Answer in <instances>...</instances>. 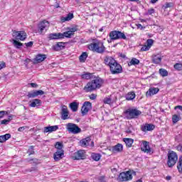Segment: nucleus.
Segmentation results:
<instances>
[{"mask_svg": "<svg viewBox=\"0 0 182 182\" xmlns=\"http://www.w3.org/2000/svg\"><path fill=\"white\" fill-rule=\"evenodd\" d=\"M92 159L95 161H99L100 160V159H102V154L92 153Z\"/></svg>", "mask_w": 182, "mask_h": 182, "instance_id": "2f4dec72", "label": "nucleus"}, {"mask_svg": "<svg viewBox=\"0 0 182 182\" xmlns=\"http://www.w3.org/2000/svg\"><path fill=\"white\" fill-rule=\"evenodd\" d=\"M30 85L31 86V87H38V84L36 83H30Z\"/></svg>", "mask_w": 182, "mask_h": 182, "instance_id": "052dcab7", "label": "nucleus"}, {"mask_svg": "<svg viewBox=\"0 0 182 182\" xmlns=\"http://www.w3.org/2000/svg\"><path fill=\"white\" fill-rule=\"evenodd\" d=\"M63 48H65V43L63 42L57 43V44L53 46V49L55 51L60 50Z\"/></svg>", "mask_w": 182, "mask_h": 182, "instance_id": "393cba45", "label": "nucleus"}, {"mask_svg": "<svg viewBox=\"0 0 182 182\" xmlns=\"http://www.w3.org/2000/svg\"><path fill=\"white\" fill-rule=\"evenodd\" d=\"M152 62L155 64H159L161 62V57L159 55H154L152 58Z\"/></svg>", "mask_w": 182, "mask_h": 182, "instance_id": "473e14b6", "label": "nucleus"}, {"mask_svg": "<svg viewBox=\"0 0 182 182\" xmlns=\"http://www.w3.org/2000/svg\"><path fill=\"white\" fill-rule=\"evenodd\" d=\"M155 12H156V11L154 10V9H150L148 10L149 15H152V14H154Z\"/></svg>", "mask_w": 182, "mask_h": 182, "instance_id": "6e6d98bb", "label": "nucleus"}, {"mask_svg": "<svg viewBox=\"0 0 182 182\" xmlns=\"http://www.w3.org/2000/svg\"><path fill=\"white\" fill-rule=\"evenodd\" d=\"M32 45H33V41H30V42L26 43V46L27 48H31L32 46Z\"/></svg>", "mask_w": 182, "mask_h": 182, "instance_id": "13d9d810", "label": "nucleus"}, {"mask_svg": "<svg viewBox=\"0 0 182 182\" xmlns=\"http://www.w3.org/2000/svg\"><path fill=\"white\" fill-rule=\"evenodd\" d=\"M86 59H87V53L84 52L82 53V55H80L79 60H80V62L83 63L86 62Z\"/></svg>", "mask_w": 182, "mask_h": 182, "instance_id": "7c9ffc66", "label": "nucleus"}, {"mask_svg": "<svg viewBox=\"0 0 182 182\" xmlns=\"http://www.w3.org/2000/svg\"><path fill=\"white\" fill-rule=\"evenodd\" d=\"M177 168L179 173H182V156L179 158V161L178 162Z\"/></svg>", "mask_w": 182, "mask_h": 182, "instance_id": "79ce46f5", "label": "nucleus"}, {"mask_svg": "<svg viewBox=\"0 0 182 182\" xmlns=\"http://www.w3.org/2000/svg\"><path fill=\"white\" fill-rule=\"evenodd\" d=\"M10 120L8 119H3L1 122V124H8L9 123Z\"/></svg>", "mask_w": 182, "mask_h": 182, "instance_id": "5fc2aeb1", "label": "nucleus"}, {"mask_svg": "<svg viewBox=\"0 0 182 182\" xmlns=\"http://www.w3.org/2000/svg\"><path fill=\"white\" fill-rule=\"evenodd\" d=\"M75 32H77V27H73L70 28V31L64 32V36L65 38H72L75 35Z\"/></svg>", "mask_w": 182, "mask_h": 182, "instance_id": "dca6fc26", "label": "nucleus"}, {"mask_svg": "<svg viewBox=\"0 0 182 182\" xmlns=\"http://www.w3.org/2000/svg\"><path fill=\"white\" fill-rule=\"evenodd\" d=\"M43 133H51L50 132V126L44 127Z\"/></svg>", "mask_w": 182, "mask_h": 182, "instance_id": "3c124183", "label": "nucleus"}, {"mask_svg": "<svg viewBox=\"0 0 182 182\" xmlns=\"http://www.w3.org/2000/svg\"><path fill=\"white\" fill-rule=\"evenodd\" d=\"M173 68L176 70H182V63H176Z\"/></svg>", "mask_w": 182, "mask_h": 182, "instance_id": "37998d69", "label": "nucleus"}, {"mask_svg": "<svg viewBox=\"0 0 182 182\" xmlns=\"http://www.w3.org/2000/svg\"><path fill=\"white\" fill-rule=\"evenodd\" d=\"M90 107H92V103L88 101L85 102L81 107L82 116H86V114L89 113V110H90Z\"/></svg>", "mask_w": 182, "mask_h": 182, "instance_id": "9b49d317", "label": "nucleus"}, {"mask_svg": "<svg viewBox=\"0 0 182 182\" xmlns=\"http://www.w3.org/2000/svg\"><path fill=\"white\" fill-rule=\"evenodd\" d=\"M11 139V134H6L4 135L0 136V143H5L6 140Z\"/></svg>", "mask_w": 182, "mask_h": 182, "instance_id": "cd10ccee", "label": "nucleus"}, {"mask_svg": "<svg viewBox=\"0 0 182 182\" xmlns=\"http://www.w3.org/2000/svg\"><path fill=\"white\" fill-rule=\"evenodd\" d=\"M140 63V60L136 58H132L131 61L128 63L129 66H132V65H139Z\"/></svg>", "mask_w": 182, "mask_h": 182, "instance_id": "e433bc0d", "label": "nucleus"}, {"mask_svg": "<svg viewBox=\"0 0 182 182\" xmlns=\"http://www.w3.org/2000/svg\"><path fill=\"white\" fill-rule=\"evenodd\" d=\"M172 122L173 124H176L178 122H180V116L177 114H173L172 116Z\"/></svg>", "mask_w": 182, "mask_h": 182, "instance_id": "58836bf2", "label": "nucleus"}, {"mask_svg": "<svg viewBox=\"0 0 182 182\" xmlns=\"http://www.w3.org/2000/svg\"><path fill=\"white\" fill-rule=\"evenodd\" d=\"M65 33H55L49 34L48 38L50 41L52 39H65Z\"/></svg>", "mask_w": 182, "mask_h": 182, "instance_id": "ddd939ff", "label": "nucleus"}, {"mask_svg": "<svg viewBox=\"0 0 182 182\" xmlns=\"http://www.w3.org/2000/svg\"><path fill=\"white\" fill-rule=\"evenodd\" d=\"M99 182H106V181H105V177L102 176L100 178V181Z\"/></svg>", "mask_w": 182, "mask_h": 182, "instance_id": "338daca9", "label": "nucleus"}, {"mask_svg": "<svg viewBox=\"0 0 182 182\" xmlns=\"http://www.w3.org/2000/svg\"><path fill=\"white\" fill-rule=\"evenodd\" d=\"M137 28H138V29H144V27H143V26H141V24H138L137 25Z\"/></svg>", "mask_w": 182, "mask_h": 182, "instance_id": "0e129e2a", "label": "nucleus"}, {"mask_svg": "<svg viewBox=\"0 0 182 182\" xmlns=\"http://www.w3.org/2000/svg\"><path fill=\"white\" fill-rule=\"evenodd\" d=\"M104 103H105L106 105H110V103H112V99H110L109 97L105 98Z\"/></svg>", "mask_w": 182, "mask_h": 182, "instance_id": "09e8293b", "label": "nucleus"}, {"mask_svg": "<svg viewBox=\"0 0 182 182\" xmlns=\"http://www.w3.org/2000/svg\"><path fill=\"white\" fill-rule=\"evenodd\" d=\"M55 8H60V6H59V3L56 2L55 5Z\"/></svg>", "mask_w": 182, "mask_h": 182, "instance_id": "774afa93", "label": "nucleus"}, {"mask_svg": "<svg viewBox=\"0 0 182 182\" xmlns=\"http://www.w3.org/2000/svg\"><path fill=\"white\" fill-rule=\"evenodd\" d=\"M109 70L112 75H119V73H122V72H123V68L117 61L109 67Z\"/></svg>", "mask_w": 182, "mask_h": 182, "instance_id": "6e6552de", "label": "nucleus"}, {"mask_svg": "<svg viewBox=\"0 0 182 182\" xmlns=\"http://www.w3.org/2000/svg\"><path fill=\"white\" fill-rule=\"evenodd\" d=\"M96 97H97V95L96 94H92V100H95V99H96Z\"/></svg>", "mask_w": 182, "mask_h": 182, "instance_id": "69168bd1", "label": "nucleus"}, {"mask_svg": "<svg viewBox=\"0 0 182 182\" xmlns=\"http://www.w3.org/2000/svg\"><path fill=\"white\" fill-rule=\"evenodd\" d=\"M73 19V14H68L66 17H62L61 21L63 22H67Z\"/></svg>", "mask_w": 182, "mask_h": 182, "instance_id": "c756f323", "label": "nucleus"}, {"mask_svg": "<svg viewBox=\"0 0 182 182\" xmlns=\"http://www.w3.org/2000/svg\"><path fill=\"white\" fill-rule=\"evenodd\" d=\"M66 129L69 133H73V134H79V133H82V129H80L76 124L73 123L67 124Z\"/></svg>", "mask_w": 182, "mask_h": 182, "instance_id": "39448f33", "label": "nucleus"}, {"mask_svg": "<svg viewBox=\"0 0 182 182\" xmlns=\"http://www.w3.org/2000/svg\"><path fill=\"white\" fill-rule=\"evenodd\" d=\"M75 160H83L85 159V151L79 150L74 154Z\"/></svg>", "mask_w": 182, "mask_h": 182, "instance_id": "a211bd4d", "label": "nucleus"}, {"mask_svg": "<svg viewBox=\"0 0 182 182\" xmlns=\"http://www.w3.org/2000/svg\"><path fill=\"white\" fill-rule=\"evenodd\" d=\"M70 108L71 109L72 112H77V109H79V102H73L70 104Z\"/></svg>", "mask_w": 182, "mask_h": 182, "instance_id": "bb28decb", "label": "nucleus"}, {"mask_svg": "<svg viewBox=\"0 0 182 182\" xmlns=\"http://www.w3.org/2000/svg\"><path fill=\"white\" fill-rule=\"evenodd\" d=\"M126 133H127V134H132V133H133V132L132 131V129H130V128H129L127 131Z\"/></svg>", "mask_w": 182, "mask_h": 182, "instance_id": "e2e57ef3", "label": "nucleus"}, {"mask_svg": "<svg viewBox=\"0 0 182 182\" xmlns=\"http://www.w3.org/2000/svg\"><path fill=\"white\" fill-rule=\"evenodd\" d=\"M133 176L132 175V171H128L127 172H122L118 176V181H129L132 180Z\"/></svg>", "mask_w": 182, "mask_h": 182, "instance_id": "0eeeda50", "label": "nucleus"}, {"mask_svg": "<svg viewBox=\"0 0 182 182\" xmlns=\"http://www.w3.org/2000/svg\"><path fill=\"white\" fill-rule=\"evenodd\" d=\"M160 90L157 87H151L149 89V90L146 92V97H149L151 96H154V95H157L159 93V91Z\"/></svg>", "mask_w": 182, "mask_h": 182, "instance_id": "aec40b11", "label": "nucleus"}, {"mask_svg": "<svg viewBox=\"0 0 182 182\" xmlns=\"http://www.w3.org/2000/svg\"><path fill=\"white\" fill-rule=\"evenodd\" d=\"M141 150L144 153H150V146L149 145V142L147 141H143Z\"/></svg>", "mask_w": 182, "mask_h": 182, "instance_id": "412c9836", "label": "nucleus"}, {"mask_svg": "<svg viewBox=\"0 0 182 182\" xmlns=\"http://www.w3.org/2000/svg\"><path fill=\"white\" fill-rule=\"evenodd\" d=\"M13 45L17 49H21V48H22V46H23L22 43H21L15 39H13Z\"/></svg>", "mask_w": 182, "mask_h": 182, "instance_id": "72a5a7b5", "label": "nucleus"}, {"mask_svg": "<svg viewBox=\"0 0 182 182\" xmlns=\"http://www.w3.org/2000/svg\"><path fill=\"white\" fill-rule=\"evenodd\" d=\"M46 59V55L45 54H38L36 56L34 60V63H41V62H43Z\"/></svg>", "mask_w": 182, "mask_h": 182, "instance_id": "5701e85b", "label": "nucleus"}, {"mask_svg": "<svg viewBox=\"0 0 182 182\" xmlns=\"http://www.w3.org/2000/svg\"><path fill=\"white\" fill-rule=\"evenodd\" d=\"M27 97H28V99H33L35 97H37L36 91L28 92Z\"/></svg>", "mask_w": 182, "mask_h": 182, "instance_id": "a19ab883", "label": "nucleus"}, {"mask_svg": "<svg viewBox=\"0 0 182 182\" xmlns=\"http://www.w3.org/2000/svg\"><path fill=\"white\" fill-rule=\"evenodd\" d=\"M127 119H136L138 116L141 114V112L137 109H128L125 111Z\"/></svg>", "mask_w": 182, "mask_h": 182, "instance_id": "7ed1b4c3", "label": "nucleus"}, {"mask_svg": "<svg viewBox=\"0 0 182 182\" xmlns=\"http://www.w3.org/2000/svg\"><path fill=\"white\" fill-rule=\"evenodd\" d=\"M82 79H86L87 80H89V79H91L92 77V74L90 73H84L81 75Z\"/></svg>", "mask_w": 182, "mask_h": 182, "instance_id": "4c0bfd02", "label": "nucleus"}, {"mask_svg": "<svg viewBox=\"0 0 182 182\" xmlns=\"http://www.w3.org/2000/svg\"><path fill=\"white\" fill-rule=\"evenodd\" d=\"M49 21L46 20H43V21H41L38 25V33L42 35L43 33V31H48V28H49Z\"/></svg>", "mask_w": 182, "mask_h": 182, "instance_id": "1a4fd4ad", "label": "nucleus"}, {"mask_svg": "<svg viewBox=\"0 0 182 182\" xmlns=\"http://www.w3.org/2000/svg\"><path fill=\"white\" fill-rule=\"evenodd\" d=\"M13 38H16V41H25L26 39V33L25 31H13Z\"/></svg>", "mask_w": 182, "mask_h": 182, "instance_id": "9d476101", "label": "nucleus"}, {"mask_svg": "<svg viewBox=\"0 0 182 182\" xmlns=\"http://www.w3.org/2000/svg\"><path fill=\"white\" fill-rule=\"evenodd\" d=\"M4 68H5V63H2L0 64V70H1V69H4Z\"/></svg>", "mask_w": 182, "mask_h": 182, "instance_id": "680f3d73", "label": "nucleus"}, {"mask_svg": "<svg viewBox=\"0 0 182 182\" xmlns=\"http://www.w3.org/2000/svg\"><path fill=\"white\" fill-rule=\"evenodd\" d=\"M92 81V90H96V89H100L103 85V80L100 77H93Z\"/></svg>", "mask_w": 182, "mask_h": 182, "instance_id": "423d86ee", "label": "nucleus"}, {"mask_svg": "<svg viewBox=\"0 0 182 182\" xmlns=\"http://www.w3.org/2000/svg\"><path fill=\"white\" fill-rule=\"evenodd\" d=\"M123 151V145L122 144H117L112 147V153H120Z\"/></svg>", "mask_w": 182, "mask_h": 182, "instance_id": "b1692460", "label": "nucleus"}, {"mask_svg": "<svg viewBox=\"0 0 182 182\" xmlns=\"http://www.w3.org/2000/svg\"><path fill=\"white\" fill-rule=\"evenodd\" d=\"M173 6V3H166L165 4V9H167V8H171Z\"/></svg>", "mask_w": 182, "mask_h": 182, "instance_id": "864d4df0", "label": "nucleus"}, {"mask_svg": "<svg viewBox=\"0 0 182 182\" xmlns=\"http://www.w3.org/2000/svg\"><path fill=\"white\" fill-rule=\"evenodd\" d=\"M116 62V60L112 56H106L104 59V63L107 65V66H109V68H111V66Z\"/></svg>", "mask_w": 182, "mask_h": 182, "instance_id": "4468645a", "label": "nucleus"}, {"mask_svg": "<svg viewBox=\"0 0 182 182\" xmlns=\"http://www.w3.org/2000/svg\"><path fill=\"white\" fill-rule=\"evenodd\" d=\"M61 119L62 120H68V119H69V111L68 110V107L66 105L62 106Z\"/></svg>", "mask_w": 182, "mask_h": 182, "instance_id": "f8f14e48", "label": "nucleus"}, {"mask_svg": "<svg viewBox=\"0 0 182 182\" xmlns=\"http://www.w3.org/2000/svg\"><path fill=\"white\" fill-rule=\"evenodd\" d=\"M123 141L125 143L127 147H132L134 140L132 138H124Z\"/></svg>", "mask_w": 182, "mask_h": 182, "instance_id": "a878e982", "label": "nucleus"}, {"mask_svg": "<svg viewBox=\"0 0 182 182\" xmlns=\"http://www.w3.org/2000/svg\"><path fill=\"white\" fill-rule=\"evenodd\" d=\"M58 129H59V127L58 125L50 126V130L51 133L53 132H56V130H58Z\"/></svg>", "mask_w": 182, "mask_h": 182, "instance_id": "49530a36", "label": "nucleus"}, {"mask_svg": "<svg viewBox=\"0 0 182 182\" xmlns=\"http://www.w3.org/2000/svg\"><path fill=\"white\" fill-rule=\"evenodd\" d=\"M63 157H65V151H57L53 154V159L55 161H59V160H62Z\"/></svg>", "mask_w": 182, "mask_h": 182, "instance_id": "2eb2a0df", "label": "nucleus"}, {"mask_svg": "<svg viewBox=\"0 0 182 182\" xmlns=\"http://www.w3.org/2000/svg\"><path fill=\"white\" fill-rule=\"evenodd\" d=\"M29 62H31V59L26 58L24 61V65H26V66H28V64L29 63Z\"/></svg>", "mask_w": 182, "mask_h": 182, "instance_id": "bf43d9fd", "label": "nucleus"}, {"mask_svg": "<svg viewBox=\"0 0 182 182\" xmlns=\"http://www.w3.org/2000/svg\"><path fill=\"white\" fill-rule=\"evenodd\" d=\"M149 49H150V47H149L147 45H144L141 47V50L142 52H146V50H149Z\"/></svg>", "mask_w": 182, "mask_h": 182, "instance_id": "8fccbe9b", "label": "nucleus"}, {"mask_svg": "<svg viewBox=\"0 0 182 182\" xmlns=\"http://www.w3.org/2000/svg\"><path fill=\"white\" fill-rule=\"evenodd\" d=\"M92 139H90V136H87L85 139H82L80 141L79 144L81 146V147H87L90 144V141Z\"/></svg>", "mask_w": 182, "mask_h": 182, "instance_id": "f3484780", "label": "nucleus"}, {"mask_svg": "<svg viewBox=\"0 0 182 182\" xmlns=\"http://www.w3.org/2000/svg\"><path fill=\"white\" fill-rule=\"evenodd\" d=\"M153 42H154L153 39H148L146 41V45L149 47V48H151V46H153Z\"/></svg>", "mask_w": 182, "mask_h": 182, "instance_id": "de8ad7c7", "label": "nucleus"}, {"mask_svg": "<svg viewBox=\"0 0 182 182\" xmlns=\"http://www.w3.org/2000/svg\"><path fill=\"white\" fill-rule=\"evenodd\" d=\"M25 129H28V127H21L18 129V132H24Z\"/></svg>", "mask_w": 182, "mask_h": 182, "instance_id": "4d7b16f0", "label": "nucleus"}, {"mask_svg": "<svg viewBox=\"0 0 182 182\" xmlns=\"http://www.w3.org/2000/svg\"><path fill=\"white\" fill-rule=\"evenodd\" d=\"M134 97H136V94H134L133 92H129L126 96L127 100H133Z\"/></svg>", "mask_w": 182, "mask_h": 182, "instance_id": "c9c22d12", "label": "nucleus"}, {"mask_svg": "<svg viewBox=\"0 0 182 182\" xmlns=\"http://www.w3.org/2000/svg\"><path fill=\"white\" fill-rule=\"evenodd\" d=\"M156 127L151 124H146L145 125L141 127V130L142 132H151V130H154Z\"/></svg>", "mask_w": 182, "mask_h": 182, "instance_id": "6ab92c4d", "label": "nucleus"}, {"mask_svg": "<svg viewBox=\"0 0 182 182\" xmlns=\"http://www.w3.org/2000/svg\"><path fill=\"white\" fill-rule=\"evenodd\" d=\"M42 105V101L39 99H34L32 101H30L29 106L30 107H38Z\"/></svg>", "mask_w": 182, "mask_h": 182, "instance_id": "4be33fe9", "label": "nucleus"}, {"mask_svg": "<svg viewBox=\"0 0 182 182\" xmlns=\"http://www.w3.org/2000/svg\"><path fill=\"white\" fill-rule=\"evenodd\" d=\"M159 74L163 77H165L166 76H168V72L167 71V70L164 69V68L159 69Z\"/></svg>", "mask_w": 182, "mask_h": 182, "instance_id": "f704fd0d", "label": "nucleus"}, {"mask_svg": "<svg viewBox=\"0 0 182 182\" xmlns=\"http://www.w3.org/2000/svg\"><path fill=\"white\" fill-rule=\"evenodd\" d=\"M36 92V96H42L43 95H45V92L42 90H35Z\"/></svg>", "mask_w": 182, "mask_h": 182, "instance_id": "a18cd8bd", "label": "nucleus"}, {"mask_svg": "<svg viewBox=\"0 0 182 182\" xmlns=\"http://www.w3.org/2000/svg\"><path fill=\"white\" fill-rule=\"evenodd\" d=\"M177 160H178V156L177 154L173 151L168 152V161L167 164L168 167H173L176 166L177 163Z\"/></svg>", "mask_w": 182, "mask_h": 182, "instance_id": "f03ea898", "label": "nucleus"}, {"mask_svg": "<svg viewBox=\"0 0 182 182\" xmlns=\"http://www.w3.org/2000/svg\"><path fill=\"white\" fill-rule=\"evenodd\" d=\"M28 156H32V154H35V151H33V146H31L27 151Z\"/></svg>", "mask_w": 182, "mask_h": 182, "instance_id": "c03bdc74", "label": "nucleus"}, {"mask_svg": "<svg viewBox=\"0 0 182 182\" xmlns=\"http://www.w3.org/2000/svg\"><path fill=\"white\" fill-rule=\"evenodd\" d=\"M55 149H57V151H65L63 150V143L60 141H58L55 145Z\"/></svg>", "mask_w": 182, "mask_h": 182, "instance_id": "c85d7f7f", "label": "nucleus"}, {"mask_svg": "<svg viewBox=\"0 0 182 182\" xmlns=\"http://www.w3.org/2000/svg\"><path fill=\"white\" fill-rule=\"evenodd\" d=\"M109 38L112 41H116L117 39H124L126 40L127 38L124 33L119 31H112L109 33Z\"/></svg>", "mask_w": 182, "mask_h": 182, "instance_id": "20e7f679", "label": "nucleus"}, {"mask_svg": "<svg viewBox=\"0 0 182 182\" xmlns=\"http://www.w3.org/2000/svg\"><path fill=\"white\" fill-rule=\"evenodd\" d=\"M5 114H8V112L6 111H0V119H2Z\"/></svg>", "mask_w": 182, "mask_h": 182, "instance_id": "603ef678", "label": "nucleus"}, {"mask_svg": "<svg viewBox=\"0 0 182 182\" xmlns=\"http://www.w3.org/2000/svg\"><path fill=\"white\" fill-rule=\"evenodd\" d=\"M92 51L95 53H105L106 51V47L102 42V41L97 38L92 39Z\"/></svg>", "mask_w": 182, "mask_h": 182, "instance_id": "f257e3e1", "label": "nucleus"}, {"mask_svg": "<svg viewBox=\"0 0 182 182\" xmlns=\"http://www.w3.org/2000/svg\"><path fill=\"white\" fill-rule=\"evenodd\" d=\"M85 92H92V82H88L86 86L84 87Z\"/></svg>", "mask_w": 182, "mask_h": 182, "instance_id": "ea45409f", "label": "nucleus"}]
</instances>
